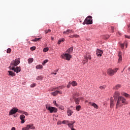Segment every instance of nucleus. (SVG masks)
Wrapping results in <instances>:
<instances>
[{"label": "nucleus", "mask_w": 130, "mask_h": 130, "mask_svg": "<svg viewBox=\"0 0 130 130\" xmlns=\"http://www.w3.org/2000/svg\"><path fill=\"white\" fill-rule=\"evenodd\" d=\"M20 63V59L19 58H16L15 60H13L11 61L10 63V66L9 67V70H12V71H14L15 73H16V74H18V73H20L21 72V67H17L18 64ZM15 67H16L15 68Z\"/></svg>", "instance_id": "1"}, {"label": "nucleus", "mask_w": 130, "mask_h": 130, "mask_svg": "<svg viewBox=\"0 0 130 130\" xmlns=\"http://www.w3.org/2000/svg\"><path fill=\"white\" fill-rule=\"evenodd\" d=\"M117 100V103L116 105V109L118 108L119 107H121L123 105L121 104V103L126 105L128 104V102L126 101V99H125V98L122 96H119Z\"/></svg>", "instance_id": "2"}, {"label": "nucleus", "mask_w": 130, "mask_h": 130, "mask_svg": "<svg viewBox=\"0 0 130 130\" xmlns=\"http://www.w3.org/2000/svg\"><path fill=\"white\" fill-rule=\"evenodd\" d=\"M74 47H70L68 50L66 51L67 53H63L62 55H61L62 58H66L67 60H70L71 58H72V55H71L69 53H72Z\"/></svg>", "instance_id": "3"}, {"label": "nucleus", "mask_w": 130, "mask_h": 130, "mask_svg": "<svg viewBox=\"0 0 130 130\" xmlns=\"http://www.w3.org/2000/svg\"><path fill=\"white\" fill-rule=\"evenodd\" d=\"M46 109L50 112V113H56L57 112V109L53 107L46 106Z\"/></svg>", "instance_id": "4"}, {"label": "nucleus", "mask_w": 130, "mask_h": 130, "mask_svg": "<svg viewBox=\"0 0 130 130\" xmlns=\"http://www.w3.org/2000/svg\"><path fill=\"white\" fill-rule=\"evenodd\" d=\"M118 71V68H115L114 69H109L107 70V74L109 76H114V74H115V73H117V71Z\"/></svg>", "instance_id": "5"}, {"label": "nucleus", "mask_w": 130, "mask_h": 130, "mask_svg": "<svg viewBox=\"0 0 130 130\" xmlns=\"http://www.w3.org/2000/svg\"><path fill=\"white\" fill-rule=\"evenodd\" d=\"M85 22L86 25H91L93 24V20H92V16H88L85 19Z\"/></svg>", "instance_id": "6"}, {"label": "nucleus", "mask_w": 130, "mask_h": 130, "mask_svg": "<svg viewBox=\"0 0 130 130\" xmlns=\"http://www.w3.org/2000/svg\"><path fill=\"white\" fill-rule=\"evenodd\" d=\"M51 95H52L54 97H55L57 95V94H59L60 95H61L62 94V91H60V90L56 89V91L51 92Z\"/></svg>", "instance_id": "7"}, {"label": "nucleus", "mask_w": 130, "mask_h": 130, "mask_svg": "<svg viewBox=\"0 0 130 130\" xmlns=\"http://www.w3.org/2000/svg\"><path fill=\"white\" fill-rule=\"evenodd\" d=\"M18 112V109L16 108H13L9 112V115H13V114H16Z\"/></svg>", "instance_id": "8"}, {"label": "nucleus", "mask_w": 130, "mask_h": 130, "mask_svg": "<svg viewBox=\"0 0 130 130\" xmlns=\"http://www.w3.org/2000/svg\"><path fill=\"white\" fill-rule=\"evenodd\" d=\"M64 86H60L59 87H57L54 88H50L49 89V92H53L54 90H61L62 89H64Z\"/></svg>", "instance_id": "9"}, {"label": "nucleus", "mask_w": 130, "mask_h": 130, "mask_svg": "<svg viewBox=\"0 0 130 130\" xmlns=\"http://www.w3.org/2000/svg\"><path fill=\"white\" fill-rule=\"evenodd\" d=\"M120 93L119 91H116L114 93V99L115 100H118L119 97H121Z\"/></svg>", "instance_id": "10"}, {"label": "nucleus", "mask_w": 130, "mask_h": 130, "mask_svg": "<svg viewBox=\"0 0 130 130\" xmlns=\"http://www.w3.org/2000/svg\"><path fill=\"white\" fill-rule=\"evenodd\" d=\"M102 54H103V51L98 49L96 50L97 56H102Z\"/></svg>", "instance_id": "11"}, {"label": "nucleus", "mask_w": 130, "mask_h": 130, "mask_svg": "<svg viewBox=\"0 0 130 130\" xmlns=\"http://www.w3.org/2000/svg\"><path fill=\"white\" fill-rule=\"evenodd\" d=\"M73 99H74V101L76 104L79 105L80 104V98H76L75 95L73 96Z\"/></svg>", "instance_id": "12"}, {"label": "nucleus", "mask_w": 130, "mask_h": 130, "mask_svg": "<svg viewBox=\"0 0 130 130\" xmlns=\"http://www.w3.org/2000/svg\"><path fill=\"white\" fill-rule=\"evenodd\" d=\"M89 104H90L91 106H93L94 108H95L96 109H98L99 108L98 105H97V104H96L95 103L89 102Z\"/></svg>", "instance_id": "13"}, {"label": "nucleus", "mask_w": 130, "mask_h": 130, "mask_svg": "<svg viewBox=\"0 0 130 130\" xmlns=\"http://www.w3.org/2000/svg\"><path fill=\"white\" fill-rule=\"evenodd\" d=\"M118 56L119 57L118 62H121V61H122V57L121 56V52H119Z\"/></svg>", "instance_id": "14"}, {"label": "nucleus", "mask_w": 130, "mask_h": 130, "mask_svg": "<svg viewBox=\"0 0 130 130\" xmlns=\"http://www.w3.org/2000/svg\"><path fill=\"white\" fill-rule=\"evenodd\" d=\"M76 123V121H70L69 123L68 124L69 127H72L74 126V123Z\"/></svg>", "instance_id": "15"}, {"label": "nucleus", "mask_w": 130, "mask_h": 130, "mask_svg": "<svg viewBox=\"0 0 130 130\" xmlns=\"http://www.w3.org/2000/svg\"><path fill=\"white\" fill-rule=\"evenodd\" d=\"M72 32L73 33H74V31H73V30L72 29H67L66 31H63V34H70V33H72Z\"/></svg>", "instance_id": "16"}, {"label": "nucleus", "mask_w": 130, "mask_h": 130, "mask_svg": "<svg viewBox=\"0 0 130 130\" xmlns=\"http://www.w3.org/2000/svg\"><path fill=\"white\" fill-rule=\"evenodd\" d=\"M70 84H71L73 87H76V86H77L78 85V83L75 81H73L72 82L70 81Z\"/></svg>", "instance_id": "17"}, {"label": "nucleus", "mask_w": 130, "mask_h": 130, "mask_svg": "<svg viewBox=\"0 0 130 130\" xmlns=\"http://www.w3.org/2000/svg\"><path fill=\"white\" fill-rule=\"evenodd\" d=\"M114 106V100L113 98L111 99V102H110V108H112Z\"/></svg>", "instance_id": "18"}, {"label": "nucleus", "mask_w": 130, "mask_h": 130, "mask_svg": "<svg viewBox=\"0 0 130 130\" xmlns=\"http://www.w3.org/2000/svg\"><path fill=\"white\" fill-rule=\"evenodd\" d=\"M67 113L68 116H71L73 114V111H72L70 108L68 109Z\"/></svg>", "instance_id": "19"}, {"label": "nucleus", "mask_w": 130, "mask_h": 130, "mask_svg": "<svg viewBox=\"0 0 130 130\" xmlns=\"http://www.w3.org/2000/svg\"><path fill=\"white\" fill-rule=\"evenodd\" d=\"M8 73L11 77H15V76H16V73H14L13 71H9Z\"/></svg>", "instance_id": "20"}, {"label": "nucleus", "mask_w": 130, "mask_h": 130, "mask_svg": "<svg viewBox=\"0 0 130 130\" xmlns=\"http://www.w3.org/2000/svg\"><path fill=\"white\" fill-rule=\"evenodd\" d=\"M41 40V38H36L35 39L32 40L31 41H33L34 42H37L38 41H40Z\"/></svg>", "instance_id": "21"}, {"label": "nucleus", "mask_w": 130, "mask_h": 130, "mask_svg": "<svg viewBox=\"0 0 130 130\" xmlns=\"http://www.w3.org/2000/svg\"><path fill=\"white\" fill-rule=\"evenodd\" d=\"M121 95L124 96L125 97H128V98H130V95L125 92H121Z\"/></svg>", "instance_id": "22"}, {"label": "nucleus", "mask_w": 130, "mask_h": 130, "mask_svg": "<svg viewBox=\"0 0 130 130\" xmlns=\"http://www.w3.org/2000/svg\"><path fill=\"white\" fill-rule=\"evenodd\" d=\"M120 87H121V85L120 84H117L115 87H114L113 89L114 90H118V89H119Z\"/></svg>", "instance_id": "23"}, {"label": "nucleus", "mask_w": 130, "mask_h": 130, "mask_svg": "<svg viewBox=\"0 0 130 130\" xmlns=\"http://www.w3.org/2000/svg\"><path fill=\"white\" fill-rule=\"evenodd\" d=\"M62 123H63V124H68V125L69 126V123H70V121L63 120L62 121Z\"/></svg>", "instance_id": "24"}, {"label": "nucleus", "mask_w": 130, "mask_h": 130, "mask_svg": "<svg viewBox=\"0 0 130 130\" xmlns=\"http://www.w3.org/2000/svg\"><path fill=\"white\" fill-rule=\"evenodd\" d=\"M42 79H43V77L41 76H39L37 77L36 80H38V81H42Z\"/></svg>", "instance_id": "25"}, {"label": "nucleus", "mask_w": 130, "mask_h": 130, "mask_svg": "<svg viewBox=\"0 0 130 130\" xmlns=\"http://www.w3.org/2000/svg\"><path fill=\"white\" fill-rule=\"evenodd\" d=\"M30 129V125H27L25 127L22 128V130H28Z\"/></svg>", "instance_id": "26"}, {"label": "nucleus", "mask_w": 130, "mask_h": 130, "mask_svg": "<svg viewBox=\"0 0 130 130\" xmlns=\"http://www.w3.org/2000/svg\"><path fill=\"white\" fill-rule=\"evenodd\" d=\"M33 60H34V59H33V58H29V59H28V63H32V62H33Z\"/></svg>", "instance_id": "27"}, {"label": "nucleus", "mask_w": 130, "mask_h": 130, "mask_svg": "<svg viewBox=\"0 0 130 130\" xmlns=\"http://www.w3.org/2000/svg\"><path fill=\"white\" fill-rule=\"evenodd\" d=\"M64 41V39H60V40H59V41H58L57 44H60V43H61V42H63Z\"/></svg>", "instance_id": "28"}, {"label": "nucleus", "mask_w": 130, "mask_h": 130, "mask_svg": "<svg viewBox=\"0 0 130 130\" xmlns=\"http://www.w3.org/2000/svg\"><path fill=\"white\" fill-rule=\"evenodd\" d=\"M43 68V66L41 64L37 65L36 67V69H42Z\"/></svg>", "instance_id": "29"}, {"label": "nucleus", "mask_w": 130, "mask_h": 130, "mask_svg": "<svg viewBox=\"0 0 130 130\" xmlns=\"http://www.w3.org/2000/svg\"><path fill=\"white\" fill-rule=\"evenodd\" d=\"M83 61H85V62H83V63L84 64H85V63L86 62H87V61H88V57H85V58H84V60H83Z\"/></svg>", "instance_id": "30"}, {"label": "nucleus", "mask_w": 130, "mask_h": 130, "mask_svg": "<svg viewBox=\"0 0 130 130\" xmlns=\"http://www.w3.org/2000/svg\"><path fill=\"white\" fill-rule=\"evenodd\" d=\"M29 128H30V129H35V126H34V124L29 125Z\"/></svg>", "instance_id": "31"}, {"label": "nucleus", "mask_w": 130, "mask_h": 130, "mask_svg": "<svg viewBox=\"0 0 130 130\" xmlns=\"http://www.w3.org/2000/svg\"><path fill=\"white\" fill-rule=\"evenodd\" d=\"M81 106H76V109L77 111H80V109H81Z\"/></svg>", "instance_id": "32"}, {"label": "nucleus", "mask_w": 130, "mask_h": 130, "mask_svg": "<svg viewBox=\"0 0 130 130\" xmlns=\"http://www.w3.org/2000/svg\"><path fill=\"white\" fill-rule=\"evenodd\" d=\"M74 96H75V97H78L79 96V94L77 92H75L74 93H73V98H74Z\"/></svg>", "instance_id": "33"}, {"label": "nucleus", "mask_w": 130, "mask_h": 130, "mask_svg": "<svg viewBox=\"0 0 130 130\" xmlns=\"http://www.w3.org/2000/svg\"><path fill=\"white\" fill-rule=\"evenodd\" d=\"M105 88H106V85L100 86V89H101V90H103V89H105Z\"/></svg>", "instance_id": "34"}, {"label": "nucleus", "mask_w": 130, "mask_h": 130, "mask_svg": "<svg viewBox=\"0 0 130 130\" xmlns=\"http://www.w3.org/2000/svg\"><path fill=\"white\" fill-rule=\"evenodd\" d=\"M50 32H51V29H48V30H45V34H47V33H50Z\"/></svg>", "instance_id": "35"}, {"label": "nucleus", "mask_w": 130, "mask_h": 130, "mask_svg": "<svg viewBox=\"0 0 130 130\" xmlns=\"http://www.w3.org/2000/svg\"><path fill=\"white\" fill-rule=\"evenodd\" d=\"M25 118V115H21L20 116V119H24Z\"/></svg>", "instance_id": "36"}, {"label": "nucleus", "mask_w": 130, "mask_h": 130, "mask_svg": "<svg viewBox=\"0 0 130 130\" xmlns=\"http://www.w3.org/2000/svg\"><path fill=\"white\" fill-rule=\"evenodd\" d=\"M120 45L122 49H123V48H124V43L123 44H120Z\"/></svg>", "instance_id": "37"}, {"label": "nucleus", "mask_w": 130, "mask_h": 130, "mask_svg": "<svg viewBox=\"0 0 130 130\" xmlns=\"http://www.w3.org/2000/svg\"><path fill=\"white\" fill-rule=\"evenodd\" d=\"M30 50H32V51L35 50V49H36V47L35 46L31 47L30 48Z\"/></svg>", "instance_id": "38"}, {"label": "nucleus", "mask_w": 130, "mask_h": 130, "mask_svg": "<svg viewBox=\"0 0 130 130\" xmlns=\"http://www.w3.org/2000/svg\"><path fill=\"white\" fill-rule=\"evenodd\" d=\"M12 51V49L11 48H8L7 51V53H11V52Z\"/></svg>", "instance_id": "39"}, {"label": "nucleus", "mask_w": 130, "mask_h": 130, "mask_svg": "<svg viewBox=\"0 0 130 130\" xmlns=\"http://www.w3.org/2000/svg\"><path fill=\"white\" fill-rule=\"evenodd\" d=\"M48 62V60L47 59L45 60L44 62L42 63L43 66H44V64H45V63H46Z\"/></svg>", "instance_id": "40"}, {"label": "nucleus", "mask_w": 130, "mask_h": 130, "mask_svg": "<svg viewBox=\"0 0 130 130\" xmlns=\"http://www.w3.org/2000/svg\"><path fill=\"white\" fill-rule=\"evenodd\" d=\"M108 38H109V35L104 36V39H108Z\"/></svg>", "instance_id": "41"}, {"label": "nucleus", "mask_w": 130, "mask_h": 130, "mask_svg": "<svg viewBox=\"0 0 130 130\" xmlns=\"http://www.w3.org/2000/svg\"><path fill=\"white\" fill-rule=\"evenodd\" d=\"M48 48H45L43 49V52H47V51L48 50Z\"/></svg>", "instance_id": "42"}, {"label": "nucleus", "mask_w": 130, "mask_h": 130, "mask_svg": "<svg viewBox=\"0 0 130 130\" xmlns=\"http://www.w3.org/2000/svg\"><path fill=\"white\" fill-rule=\"evenodd\" d=\"M36 86V84L35 83H32L30 85V88H34Z\"/></svg>", "instance_id": "43"}, {"label": "nucleus", "mask_w": 130, "mask_h": 130, "mask_svg": "<svg viewBox=\"0 0 130 130\" xmlns=\"http://www.w3.org/2000/svg\"><path fill=\"white\" fill-rule=\"evenodd\" d=\"M22 114H24V115H26V116L28 115V113L27 112L23 111L22 112Z\"/></svg>", "instance_id": "44"}, {"label": "nucleus", "mask_w": 130, "mask_h": 130, "mask_svg": "<svg viewBox=\"0 0 130 130\" xmlns=\"http://www.w3.org/2000/svg\"><path fill=\"white\" fill-rule=\"evenodd\" d=\"M53 103L54 104V105H55V106H56L57 107H58V105H57V104H56V101H54L53 102Z\"/></svg>", "instance_id": "45"}, {"label": "nucleus", "mask_w": 130, "mask_h": 130, "mask_svg": "<svg viewBox=\"0 0 130 130\" xmlns=\"http://www.w3.org/2000/svg\"><path fill=\"white\" fill-rule=\"evenodd\" d=\"M111 31H112V33H113L114 32V27L111 26Z\"/></svg>", "instance_id": "46"}, {"label": "nucleus", "mask_w": 130, "mask_h": 130, "mask_svg": "<svg viewBox=\"0 0 130 130\" xmlns=\"http://www.w3.org/2000/svg\"><path fill=\"white\" fill-rule=\"evenodd\" d=\"M74 37L75 38H79V37H80V36H79L78 35H74Z\"/></svg>", "instance_id": "47"}, {"label": "nucleus", "mask_w": 130, "mask_h": 130, "mask_svg": "<svg viewBox=\"0 0 130 130\" xmlns=\"http://www.w3.org/2000/svg\"><path fill=\"white\" fill-rule=\"evenodd\" d=\"M21 121V123H24L25 122V119H20Z\"/></svg>", "instance_id": "48"}, {"label": "nucleus", "mask_w": 130, "mask_h": 130, "mask_svg": "<svg viewBox=\"0 0 130 130\" xmlns=\"http://www.w3.org/2000/svg\"><path fill=\"white\" fill-rule=\"evenodd\" d=\"M71 85H72V84H70V82H69V84L67 85V88H70Z\"/></svg>", "instance_id": "49"}, {"label": "nucleus", "mask_w": 130, "mask_h": 130, "mask_svg": "<svg viewBox=\"0 0 130 130\" xmlns=\"http://www.w3.org/2000/svg\"><path fill=\"white\" fill-rule=\"evenodd\" d=\"M61 123H62V122H61V121H58L57 123V124H61Z\"/></svg>", "instance_id": "50"}, {"label": "nucleus", "mask_w": 130, "mask_h": 130, "mask_svg": "<svg viewBox=\"0 0 130 130\" xmlns=\"http://www.w3.org/2000/svg\"><path fill=\"white\" fill-rule=\"evenodd\" d=\"M23 112V111H21L20 110H18V111H17V112H19V113H22V112Z\"/></svg>", "instance_id": "51"}, {"label": "nucleus", "mask_w": 130, "mask_h": 130, "mask_svg": "<svg viewBox=\"0 0 130 130\" xmlns=\"http://www.w3.org/2000/svg\"><path fill=\"white\" fill-rule=\"evenodd\" d=\"M70 128H71V130H76V129L74 128V126L69 127Z\"/></svg>", "instance_id": "52"}, {"label": "nucleus", "mask_w": 130, "mask_h": 130, "mask_svg": "<svg viewBox=\"0 0 130 130\" xmlns=\"http://www.w3.org/2000/svg\"><path fill=\"white\" fill-rule=\"evenodd\" d=\"M125 38H128V39H130V36H125Z\"/></svg>", "instance_id": "53"}, {"label": "nucleus", "mask_w": 130, "mask_h": 130, "mask_svg": "<svg viewBox=\"0 0 130 130\" xmlns=\"http://www.w3.org/2000/svg\"><path fill=\"white\" fill-rule=\"evenodd\" d=\"M69 37L70 38H74V35H71V36H69Z\"/></svg>", "instance_id": "54"}, {"label": "nucleus", "mask_w": 130, "mask_h": 130, "mask_svg": "<svg viewBox=\"0 0 130 130\" xmlns=\"http://www.w3.org/2000/svg\"><path fill=\"white\" fill-rule=\"evenodd\" d=\"M88 59H91V56H88V57H87V59H88Z\"/></svg>", "instance_id": "55"}, {"label": "nucleus", "mask_w": 130, "mask_h": 130, "mask_svg": "<svg viewBox=\"0 0 130 130\" xmlns=\"http://www.w3.org/2000/svg\"><path fill=\"white\" fill-rule=\"evenodd\" d=\"M124 45H125L126 47H127V43H124Z\"/></svg>", "instance_id": "56"}, {"label": "nucleus", "mask_w": 130, "mask_h": 130, "mask_svg": "<svg viewBox=\"0 0 130 130\" xmlns=\"http://www.w3.org/2000/svg\"><path fill=\"white\" fill-rule=\"evenodd\" d=\"M11 130H16V128H15V127H13L11 128Z\"/></svg>", "instance_id": "57"}, {"label": "nucleus", "mask_w": 130, "mask_h": 130, "mask_svg": "<svg viewBox=\"0 0 130 130\" xmlns=\"http://www.w3.org/2000/svg\"><path fill=\"white\" fill-rule=\"evenodd\" d=\"M83 25H85V24H86V22L85 21V20H84V21L83 22Z\"/></svg>", "instance_id": "58"}, {"label": "nucleus", "mask_w": 130, "mask_h": 130, "mask_svg": "<svg viewBox=\"0 0 130 130\" xmlns=\"http://www.w3.org/2000/svg\"><path fill=\"white\" fill-rule=\"evenodd\" d=\"M118 34H119V35H121V34H120V32H119V31H118Z\"/></svg>", "instance_id": "59"}, {"label": "nucleus", "mask_w": 130, "mask_h": 130, "mask_svg": "<svg viewBox=\"0 0 130 130\" xmlns=\"http://www.w3.org/2000/svg\"><path fill=\"white\" fill-rule=\"evenodd\" d=\"M54 38L53 37H51V40L53 41Z\"/></svg>", "instance_id": "60"}, {"label": "nucleus", "mask_w": 130, "mask_h": 130, "mask_svg": "<svg viewBox=\"0 0 130 130\" xmlns=\"http://www.w3.org/2000/svg\"><path fill=\"white\" fill-rule=\"evenodd\" d=\"M52 74H53L54 75H56V73H53Z\"/></svg>", "instance_id": "61"}, {"label": "nucleus", "mask_w": 130, "mask_h": 130, "mask_svg": "<svg viewBox=\"0 0 130 130\" xmlns=\"http://www.w3.org/2000/svg\"><path fill=\"white\" fill-rule=\"evenodd\" d=\"M128 71H129L130 72V68H129L128 69Z\"/></svg>", "instance_id": "62"}, {"label": "nucleus", "mask_w": 130, "mask_h": 130, "mask_svg": "<svg viewBox=\"0 0 130 130\" xmlns=\"http://www.w3.org/2000/svg\"><path fill=\"white\" fill-rule=\"evenodd\" d=\"M124 70H125V68H124L123 70V71H124Z\"/></svg>", "instance_id": "63"}, {"label": "nucleus", "mask_w": 130, "mask_h": 130, "mask_svg": "<svg viewBox=\"0 0 130 130\" xmlns=\"http://www.w3.org/2000/svg\"><path fill=\"white\" fill-rule=\"evenodd\" d=\"M85 102L87 103V102H88V101H85Z\"/></svg>", "instance_id": "64"}]
</instances>
